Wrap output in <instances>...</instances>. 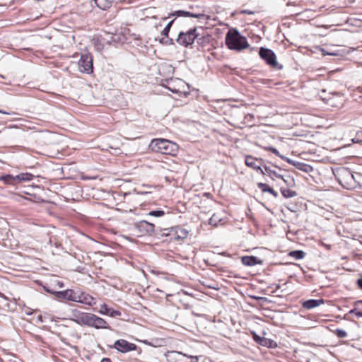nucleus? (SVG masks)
Returning a JSON list of instances; mask_svg holds the SVG:
<instances>
[{
  "label": "nucleus",
  "mask_w": 362,
  "mask_h": 362,
  "mask_svg": "<svg viewBox=\"0 0 362 362\" xmlns=\"http://www.w3.org/2000/svg\"><path fill=\"white\" fill-rule=\"evenodd\" d=\"M253 339L255 340V342H257L258 344H259L262 339L263 337H259V335H257L255 332L253 333Z\"/></svg>",
  "instance_id": "36"
},
{
  "label": "nucleus",
  "mask_w": 362,
  "mask_h": 362,
  "mask_svg": "<svg viewBox=\"0 0 362 362\" xmlns=\"http://www.w3.org/2000/svg\"><path fill=\"white\" fill-rule=\"evenodd\" d=\"M34 175L28 173H21L19 175H16V180H17V183L24 182V181H30L33 179Z\"/></svg>",
  "instance_id": "21"
},
{
  "label": "nucleus",
  "mask_w": 362,
  "mask_h": 362,
  "mask_svg": "<svg viewBox=\"0 0 362 362\" xmlns=\"http://www.w3.org/2000/svg\"><path fill=\"white\" fill-rule=\"evenodd\" d=\"M75 302L87 305H92L93 303H95L93 297L88 293L80 291H77L76 293Z\"/></svg>",
  "instance_id": "15"
},
{
  "label": "nucleus",
  "mask_w": 362,
  "mask_h": 362,
  "mask_svg": "<svg viewBox=\"0 0 362 362\" xmlns=\"http://www.w3.org/2000/svg\"><path fill=\"white\" fill-rule=\"evenodd\" d=\"M324 303L323 299H310L303 303V308L310 310Z\"/></svg>",
  "instance_id": "18"
},
{
  "label": "nucleus",
  "mask_w": 362,
  "mask_h": 362,
  "mask_svg": "<svg viewBox=\"0 0 362 362\" xmlns=\"http://www.w3.org/2000/svg\"><path fill=\"white\" fill-rule=\"evenodd\" d=\"M240 13L241 14H248V15H253V14H255V12L253 11L247 10V9L241 10L240 11Z\"/></svg>",
  "instance_id": "38"
},
{
  "label": "nucleus",
  "mask_w": 362,
  "mask_h": 362,
  "mask_svg": "<svg viewBox=\"0 0 362 362\" xmlns=\"http://www.w3.org/2000/svg\"><path fill=\"white\" fill-rule=\"evenodd\" d=\"M336 98H339V100H341V98L339 97V95L336 96Z\"/></svg>",
  "instance_id": "47"
},
{
  "label": "nucleus",
  "mask_w": 362,
  "mask_h": 362,
  "mask_svg": "<svg viewBox=\"0 0 362 362\" xmlns=\"http://www.w3.org/2000/svg\"><path fill=\"white\" fill-rule=\"evenodd\" d=\"M78 64V69L81 72L86 74L93 72V59L90 54H82Z\"/></svg>",
  "instance_id": "8"
},
{
  "label": "nucleus",
  "mask_w": 362,
  "mask_h": 362,
  "mask_svg": "<svg viewBox=\"0 0 362 362\" xmlns=\"http://www.w3.org/2000/svg\"><path fill=\"white\" fill-rule=\"evenodd\" d=\"M276 289L280 288V285H279V284L276 285Z\"/></svg>",
  "instance_id": "44"
},
{
  "label": "nucleus",
  "mask_w": 362,
  "mask_h": 362,
  "mask_svg": "<svg viewBox=\"0 0 362 362\" xmlns=\"http://www.w3.org/2000/svg\"><path fill=\"white\" fill-rule=\"evenodd\" d=\"M94 2L99 8L107 10L111 6L112 0H94Z\"/></svg>",
  "instance_id": "20"
},
{
  "label": "nucleus",
  "mask_w": 362,
  "mask_h": 362,
  "mask_svg": "<svg viewBox=\"0 0 362 362\" xmlns=\"http://www.w3.org/2000/svg\"><path fill=\"white\" fill-rule=\"evenodd\" d=\"M281 193L283 195V197L285 198H291V197H294L297 195V193L296 191H293V190H291L289 189H285V188L281 189Z\"/></svg>",
  "instance_id": "23"
},
{
  "label": "nucleus",
  "mask_w": 362,
  "mask_h": 362,
  "mask_svg": "<svg viewBox=\"0 0 362 362\" xmlns=\"http://www.w3.org/2000/svg\"><path fill=\"white\" fill-rule=\"evenodd\" d=\"M275 342L270 339L265 337H263L259 343V345L265 346V347H273Z\"/></svg>",
  "instance_id": "27"
},
{
  "label": "nucleus",
  "mask_w": 362,
  "mask_h": 362,
  "mask_svg": "<svg viewBox=\"0 0 362 362\" xmlns=\"http://www.w3.org/2000/svg\"><path fill=\"white\" fill-rule=\"evenodd\" d=\"M0 113H3V114H6V115H11V113L1 110H0Z\"/></svg>",
  "instance_id": "42"
},
{
  "label": "nucleus",
  "mask_w": 362,
  "mask_h": 362,
  "mask_svg": "<svg viewBox=\"0 0 362 362\" xmlns=\"http://www.w3.org/2000/svg\"><path fill=\"white\" fill-rule=\"evenodd\" d=\"M169 362H198V356L187 355L180 351H171L166 354Z\"/></svg>",
  "instance_id": "5"
},
{
  "label": "nucleus",
  "mask_w": 362,
  "mask_h": 362,
  "mask_svg": "<svg viewBox=\"0 0 362 362\" xmlns=\"http://www.w3.org/2000/svg\"><path fill=\"white\" fill-rule=\"evenodd\" d=\"M334 98H331L328 100V101H326V103H329L330 105H332V106H338L340 103V102L339 103H335V100H334Z\"/></svg>",
  "instance_id": "37"
},
{
  "label": "nucleus",
  "mask_w": 362,
  "mask_h": 362,
  "mask_svg": "<svg viewBox=\"0 0 362 362\" xmlns=\"http://www.w3.org/2000/svg\"><path fill=\"white\" fill-rule=\"evenodd\" d=\"M225 42L230 49L241 51L249 47L247 38L240 35L236 28H230L227 33Z\"/></svg>",
  "instance_id": "1"
},
{
  "label": "nucleus",
  "mask_w": 362,
  "mask_h": 362,
  "mask_svg": "<svg viewBox=\"0 0 362 362\" xmlns=\"http://www.w3.org/2000/svg\"><path fill=\"white\" fill-rule=\"evenodd\" d=\"M286 161L292 165L295 166L298 170L303 172L309 173L313 170V168L309 164L303 162L295 161L290 158H286Z\"/></svg>",
  "instance_id": "16"
},
{
  "label": "nucleus",
  "mask_w": 362,
  "mask_h": 362,
  "mask_svg": "<svg viewBox=\"0 0 362 362\" xmlns=\"http://www.w3.org/2000/svg\"><path fill=\"white\" fill-rule=\"evenodd\" d=\"M263 161L262 158H257L252 156L247 155L245 156V165L257 171H259L261 174L264 175L265 173L262 168L261 163Z\"/></svg>",
  "instance_id": "11"
},
{
  "label": "nucleus",
  "mask_w": 362,
  "mask_h": 362,
  "mask_svg": "<svg viewBox=\"0 0 362 362\" xmlns=\"http://www.w3.org/2000/svg\"><path fill=\"white\" fill-rule=\"evenodd\" d=\"M148 214L155 217H160L165 214V212L163 210H153L151 211Z\"/></svg>",
  "instance_id": "30"
},
{
  "label": "nucleus",
  "mask_w": 362,
  "mask_h": 362,
  "mask_svg": "<svg viewBox=\"0 0 362 362\" xmlns=\"http://www.w3.org/2000/svg\"><path fill=\"white\" fill-rule=\"evenodd\" d=\"M263 170L264 171L265 173H267V174H269V175L272 174L275 177H276L278 178H281V179L284 180L286 182V180H284L283 175L278 174L276 171L271 170L269 167H267L266 165L264 166V170Z\"/></svg>",
  "instance_id": "28"
},
{
  "label": "nucleus",
  "mask_w": 362,
  "mask_h": 362,
  "mask_svg": "<svg viewBox=\"0 0 362 362\" xmlns=\"http://www.w3.org/2000/svg\"><path fill=\"white\" fill-rule=\"evenodd\" d=\"M45 290H46V291H47V292L50 293H52V294H54V292H55V291H52V290H51V289H49V288H45Z\"/></svg>",
  "instance_id": "41"
},
{
  "label": "nucleus",
  "mask_w": 362,
  "mask_h": 362,
  "mask_svg": "<svg viewBox=\"0 0 362 362\" xmlns=\"http://www.w3.org/2000/svg\"><path fill=\"white\" fill-rule=\"evenodd\" d=\"M325 247L327 248V249H330L331 246L327 245H325Z\"/></svg>",
  "instance_id": "45"
},
{
  "label": "nucleus",
  "mask_w": 362,
  "mask_h": 362,
  "mask_svg": "<svg viewBox=\"0 0 362 362\" xmlns=\"http://www.w3.org/2000/svg\"><path fill=\"white\" fill-rule=\"evenodd\" d=\"M0 180L3 181L5 184H8V185L17 184V180H16V176H13L11 175H2L0 177Z\"/></svg>",
  "instance_id": "22"
},
{
  "label": "nucleus",
  "mask_w": 362,
  "mask_h": 362,
  "mask_svg": "<svg viewBox=\"0 0 362 362\" xmlns=\"http://www.w3.org/2000/svg\"><path fill=\"white\" fill-rule=\"evenodd\" d=\"M188 233L189 231L187 230L180 226L162 230V235L169 236L171 240H184L187 237Z\"/></svg>",
  "instance_id": "4"
},
{
  "label": "nucleus",
  "mask_w": 362,
  "mask_h": 362,
  "mask_svg": "<svg viewBox=\"0 0 362 362\" xmlns=\"http://www.w3.org/2000/svg\"><path fill=\"white\" fill-rule=\"evenodd\" d=\"M110 347L117 349L121 353H127L135 351L137 349V346L135 344L129 342L125 339H118L115 341L114 344Z\"/></svg>",
  "instance_id": "10"
},
{
  "label": "nucleus",
  "mask_w": 362,
  "mask_h": 362,
  "mask_svg": "<svg viewBox=\"0 0 362 362\" xmlns=\"http://www.w3.org/2000/svg\"><path fill=\"white\" fill-rule=\"evenodd\" d=\"M149 148L154 152L174 156L178 151V146L168 139H154L151 141Z\"/></svg>",
  "instance_id": "2"
},
{
  "label": "nucleus",
  "mask_w": 362,
  "mask_h": 362,
  "mask_svg": "<svg viewBox=\"0 0 362 362\" xmlns=\"http://www.w3.org/2000/svg\"><path fill=\"white\" fill-rule=\"evenodd\" d=\"M107 315L112 317H118L121 315V312L110 308V311L108 312Z\"/></svg>",
  "instance_id": "33"
},
{
  "label": "nucleus",
  "mask_w": 362,
  "mask_h": 362,
  "mask_svg": "<svg viewBox=\"0 0 362 362\" xmlns=\"http://www.w3.org/2000/svg\"><path fill=\"white\" fill-rule=\"evenodd\" d=\"M86 326L92 327L95 329H107V328H109V327L107 326V322L104 319H103L93 313H88V320H87Z\"/></svg>",
  "instance_id": "9"
},
{
  "label": "nucleus",
  "mask_w": 362,
  "mask_h": 362,
  "mask_svg": "<svg viewBox=\"0 0 362 362\" xmlns=\"http://www.w3.org/2000/svg\"><path fill=\"white\" fill-rule=\"evenodd\" d=\"M267 150L270 151L271 152H272V153H273L274 154H275L276 156H279V157H280V158H281L282 159H284V160H286V158H286V157H284V156H281V155L279 153V151H278L276 148L272 147V146H269V148H267Z\"/></svg>",
  "instance_id": "32"
},
{
  "label": "nucleus",
  "mask_w": 362,
  "mask_h": 362,
  "mask_svg": "<svg viewBox=\"0 0 362 362\" xmlns=\"http://www.w3.org/2000/svg\"><path fill=\"white\" fill-rule=\"evenodd\" d=\"M58 285H59V287H61V288L64 286V284H63L62 282H59H59H58Z\"/></svg>",
  "instance_id": "43"
},
{
  "label": "nucleus",
  "mask_w": 362,
  "mask_h": 362,
  "mask_svg": "<svg viewBox=\"0 0 362 362\" xmlns=\"http://www.w3.org/2000/svg\"><path fill=\"white\" fill-rule=\"evenodd\" d=\"M221 220L222 218L220 215L217 213H215L209 218V223L211 226H216L221 221Z\"/></svg>",
  "instance_id": "24"
},
{
  "label": "nucleus",
  "mask_w": 362,
  "mask_h": 362,
  "mask_svg": "<svg viewBox=\"0 0 362 362\" xmlns=\"http://www.w3.org/2000/svg\"><path fill=\"white\" fill-rule=\"evenodd\" d=\"M336 98H339V100H341V98L339 97V95L336 96Z\"/></svg>",
  "instance_id": "48"
},
{
  "label": "nucleus",
  "mask_w": 362,
  "mask_h": 362,
  "mask_svg": "<svg viewBox=\"0 0 362 362\" xmlns=\"http://www.w3.org/2000/svg\"><path fill=\"white\" fill-rule=\"evenodd\" d=\"M288 255L296 259H301L305 257V253L302 250H293L288 253Z\"/></svg>",
  "instance_id": "25"
},
{
  "label": "nucleus",
  "mask_w": 362,
  "mask_h": 362,
  "mask_svg": "<svg viewBox=\"0 0 362 362\" xmlns=\"http://www.w3.org/2000/svg\"><path fill=\"white\" fill-rule=\"evenodd\" d=\"M110 311V308L106 304L100 305L99 313L102 315H107Z\"/></svg>",
  "instance_id": "31"
},
{
  "label": "nucleus",
  "mask_w": 362,
  "mask_h": 362,
  "mask_svg": "<svg viewBox=\"0 0 362 362\" xmlns=\"http://www.w3.org/2000/svg\"><path fill=\"white\" fill-rule=\"evenodd\" d=\"M175 19H173L170 21L164 28V29L161 32V35L168 37L169 35V32L171 29V27L175 22Z\"/></svg>",
  "instance_id": "26"
},
{
  "label": "nucleus",
  "mask_w": 362,
  "mask_h": 362,
  "mask_svg": "<svg viewBox=\"0 0 362 362\" xmlns=\"http://www.w3.org/2000/svg\"><path fill=\"white\" fill-rule=\"evenodd\" d=\"M259 189H260L263 192H269L272 194L275 198L278 197V193L273 189V188L270 187L265 183L258 182L257 184Z\"/></svg>",
  "instance_id": "19"
},
{
  "label": "nucleus",
  "mask_w": 362,
  "mask_h": 362,
  "mask_svg": "<svg viewBox=\"0 0 362 362\" xmlns=\"http://www.w3.org/2000/svg\"><path fill=\"white\" fill-rule=\"evenodd\" d=\"M138 236L151 235L154 233L155 226L146 221H141L134 225Z\"/></svg>",
  "instance_id": "6"
},
{
  "label": "nucleus",
  "mask_w": 362,
  "mask_h": 362,
  "mask_svg": "<svg viewBox=\"0 0 362 362\" xmlns=\"http://www.w3.org/2000/svg\"><path fill=\"white\" fill-rule=\"evenodd\" d=\"M260 57L264 59L266 63L272 67H278V62L275 53L270 49L260 47L259 51Z\"/></svg>",
  "instance_id": "7"
},
{
  "label": "nucleus",
  "mask_w": 362,
  "mask_h": 362,
  "mask_svg": "<svg viewBox=\"0 0 362 362\" xmlns=\"http://www.w3.org/2000/svg\"><path fill=\"white\" fill-rule=\"evenodd\" d=\"M158 41L162 45H170L174 44L173 40L171 38H169L168 37H166L163 36V37L158 39Z\"/></svg>",
  "instance_id": "29"
},
{
  "label": "nucleus",
  "mask_w": 362,
  "mask_h": 362,
  "mask_svg": "<svg viewBox=\"0 0 362 362\" xmlns=\"http://www.w3.org/2000/svg\"><path fill=\"white\" fill-rule=\"evenodd\" d=\"M166 19H167V18H166V17H163V18H162V20H163V21H165V20H166Z\"/></svg>",
  "instance_id": "46"
},
{
  "label": "nucleus",
  "mask_w": 362,
  "mask_h": 362,
  "mask_svg": "<svg viewBox=\"0 0 362 362\" xmlns=\"http://www.w3.org/2000/svg\"><path fill=\"white\" fill-rule=\"evenodd\" d=\"M335 333L339 338H344L347 335L346 332L341 329H337Z\"/></svg>",
  "instance_id": "34"
},
{
  "label": "nucleus",
  "mask_w": 362,
  "mask_h": 362,
  "mask_svg": "<svg viewBox=\"0 0 362 362\" xmlns=\"http://www.w3.org/2000/svg\"><path fill=\"white\" fill-rule=\"evenodd\" d=\"M336 98H339V100H341V98L339 97V95L336 96Z\"/></svg>",
  "instance_id": "49"
},
{
  "label": "nucleus",
  "mask_w": 362,
  "mask_h": 362,
  "mask_svg": "<svg viewBox=\"0 0 362 362\" xmlns=\"http://www.w3.org/2000/svg\"><path fill=\"white\" fill-rule=\"evenodd\" d=\"M160 26H162L161 23H155V25H154V28H155L156 29H158V28H159V27H160Z\"/></svg>",
  "instance_id": "40"
},
{
  "label": "nucleus",
  "mask_w": 362,
  "mask_h": 362,
  "mask_svg": "<svg viewBox=\"0 0 362 362\" xmlns=\"http://www.w3.org/2000/svg\"><path fill=\"white\" fill-rule=\"evenodd\" d=\"M197 28L194 27L187 32H180L176 39L177 42L186 47L192 45L195 39H198L197 42H199L200 38H198L199 34L197 33Z\"/></svg>",
  "instance_id": "3"
},
{
  "label": "nucleus",
  "mask_w": 362,
  "mask_h": 362,
  "mask_svg": "<svg viewBox=\"0 0 362 362\" xmlns=\"http://www.w3.org/2000/svg\"><path fill=\"white\" fill-rule=\"evenodd\" d=\"M76 293L77 291H76L67 289L63 291H56L54 292V296L56 298L59 299H65L69 301L75 302Z\"/></svg>",
  "instance_id": "14"
},
{
  "label": "nucleus",
  "mask_w": 362,
  "mask_h": 362,
  "mask_svg": "<svg viewBox=\"0 0 362 362\" xmlns=\"http://www.w3.org/2000/svg\"><path fill=\"white\" fill-rule=\"evenodd\" d=\"M242 263L247 267L262 264L263 261L255 256H244L241 258Z\"/></svg>",
  "instance_id": "17"
},
{
  "label": "nucleus",
  "mask_w": 362,
  "mask_h": 362,
  "mask_svg": "<svg viewBox=\"0 0 362 362\" xmlns=\"http://www.w3.org/2000/svg\"><path fill=\"white\" fill-rule=\"evenodd\" d=\"M89 313L81 312L78 310H72V317L71 320L74 321L78 325H86L88 320Z\"/></svg>",
  "instance_id": "12"
},
{
  "label": "nucleus",
  "mask_w": 362,
  "mask_h": 362,
  "mask_svg": "<svg viewBox=\"0 0 362 362\" xmlns=\"http://www.w3.org/2000/svg\"><path fill=\"white\" fill-rule=\"evenodd\" d=\"M278 69H282V66H279V67H278Z\"/></svg>",
  "instance_id": "50"
},
{
  "label": "nucleus",
  "mask_w": 362,
  "mask_h": 362,
  "mask_svg": "<svg viewBox=\"0 0 362 362\" xmlns=\"http://www.w3.org/2000/svg\"><path fill=\"white\" fill-rule=\"evenodd\" d=\"M349 313L351 315H355L357 317H362V311L357 310L356 309L351 310Z\"/></svg>",
  "instance_id": "35"
},
{
  "label": "nucleus",
  "mask_w": 362,
  "mask_h": 362,
  "mask_svg": "<svg viewBox=\"0 0 362 362\" xmlns=\"http://www.w3.org/2000/svg\"><path fill=\"white\" fill-rule=\"evenodd\" d=\"M171 16H177V17L185 16V17H193V18H199V19H205V20L209 19V16H206L204 13H191L189 11H182V10L175 11V12H173L169 15V17H171Z\"/></svg>",
  "instance_id": "13"
},
{
  "label": "nucleus",
  "mask_w": 362,
  "mask_h": 362,
  "mask_svg": "<svg viewBox=\"0 0 362 362\" xmlns=\"http://www.w3.org/2000/svg\"><path fill=\"white\" fill-rule=\"evenodd\" d=\"M357 285L361 289H362V276L358 279Z\"/></svg>",
  "instance_id": "39"
}]
</instances>
